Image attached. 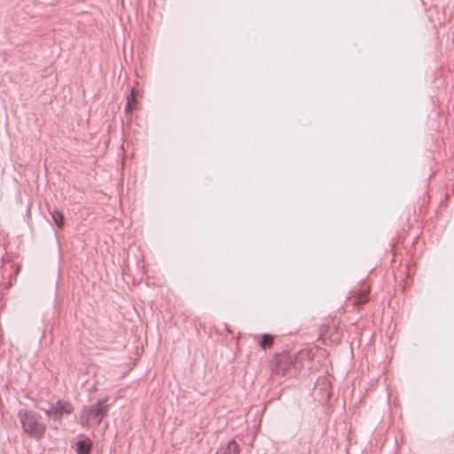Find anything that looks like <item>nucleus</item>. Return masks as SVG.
Wrapping results in <instances>:
<instances>
[{"label":"nucleus","mask_w":454,"mask_h":454,"mask_svg":"<svg viewBox=\"0 0 454 454\" xmlns=\"http://www.w3.org/2000/svg\"><path fill=\"white\" fill-rule=\"evenodd\" d=\"M24 432L31 438L40 440L46 432V425L42 421V417L27 410H21L18 413Z\"/></svg>","instance_id":"f257e3e1"},{"label":"nucleus","mask_w":454,"mask_h":454,"mask_svg":"<svg viewBox=\"0 0 454 454\" xmlns=\"http://www.w3.org/2000/svg\"><path fill=\"white\" fill-rule=\"evenodd\" d=\"M106 403V399H101L91 406L84 407L81 415L82 422L87 426L98 427L107 413Z\"/></svg>","instance_id":"f03ea898"},{"label":"nucleus","mask_w":454,"mask_h":454,"mask_svg":"<svg viewBox=\"0 0 454 454\" xmlns=\"http://www.w3.org/2000/svg\"><path fill=\"white\" fill-rule=\"evenodd\" d=\"M74 411L71 403L67 401H58L49 410L45 411V414L50 419L60 422L63 414H70Z\"/></svg>","instance_id":"7ed1b4c3"},{"label":"nucleus","mask_w":454,"mask_h":454,"mask_svg":"<svg viewBox=\"0 0 454 454\" xmlns=\"http://www.w3.org/2000/svg\"><path fill=\"white\" fill-rule=\"evenodd\" d=\"M370 294V286L364 284L357 293L350 294L348 299L354 301V305L358 306L368 301V295Z\"/></svg>","instance_id":"20e7f679"},{"label":"nucleus","mask_w":454,"mask_h":454,"mask_svg":"<svg viewBox=\"0 0 454 454\" xmlns=\"http://www.w3.org/2000/svg\"><path fill=\"white\" fill-rule=\"evenodd\" d=\"M275 336L272 334L265 333L262 336L261 340L258 341V345L262 348H271L274 344Z\"/></svg>","instance_id":"39448f33"},{"label":"nucleus","mask_w":454,"mask_h":454,"mask_svg":"<svg viewBox=\"0 0 454 454\" xmlns=\"http://www.w3.org/2000/svg\"><path fill=\"white\" fill-rule=\"evenodd\" d=\"M239 448L235 441H231L226 448L222 449L216 454H239Z\"/></svg>","instance_id":"423d86ee"},{"label":"nucleus","mask_w":454,"mask_h":454,"mask_svg":"<svg viewBox=\"0 0 454 454\" xmlns=\"http://www.w3.org/2000/svg\"><path fill=\"white\" fill-rule=\"evenodd\" d=\"M91 450V445L90 442L85 441H79L76 443V452L78 454H90Z\"/></svg>","instance_id":"0eeeda50"},{"label":"nucleus","mask_w":454,"mask_h":454,"mask_svg":"<svg viewBox=\"0 0 454 454\" xmlns=\"http://www.w3.org/2000/svg\"><path fill=\"white\" fill-rule=\"evenodd\" d=\"M51 218L53 222L58 225L59 228H63L64 226V216L61 212L59 210H54L51 213Z\"/></svg>","instance_id":"6e6552de"},{"label":"nucleus","mask_w":454,"mask_h":454,"mask_svg":"<svg viewBox=\"0 0 454 454\" xmlns=\"http://www.w3.org/2000/svg\"><path fill=\"white\" fill-rule=\"evenodd\" d=\"M137 94V91L133 89L131 90L130 95L128 97L127 106H126L127 112H130L133 109V104L135 103Z\"/></svg>","instance_id":"1a4fd4ad"},{"label":"nucleus","mask_w":454,"mask_h":454,"mask_svg":"<svg viewBox=\"0 0 454 454\" xmlns=\"http://www.w3.org/2000/svg\"><path fill=\"white\" fill-rule=\"evenodd\" d=\"M283 362H289V363H291V359H290L289 356H287V355H280L279 357H278V364H281Z\"/></svg>","instance_id":"9d476101"}]
</instances>
